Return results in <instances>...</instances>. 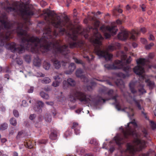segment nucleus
Returning a JSON list of instances; mask_svg holds the SVG:
<instances>
[{
  "label": "nucleus",
  "mask_w": 156,
  "mask_h": 156,
  "mask_svg": "<svg viewBox=\"0 0 156 156\" xmlns=\"http://www.w3.org/2000/svg\"><path fill=\"white\" fill-rule=\"evenodd\" d=\"M68 83L71 86H74L76 84L75 81L72 79L69 78L67 80Z\"/></svg>",
  "instance_id": "a878e982"
},
{
  "label": "nucleus",
  "mask_w": 156,
  "mask_h": 156,
  "mask_svg": "<svg viewBox=\"0 0 156 156\" xmlns=\"http://www.w3.org/2000/svg\"><path fill=\"white\" fill-rule=\"evenodd\" d=\"M36 75L38 77H44L45 75L41 72H37L36 74Z\"/></svg>",
  "instance_id": "c03bdc74"
},
{
  "label": "nucleus",
  "mask_w": 156,
  "mask_h": 156,
  "mask_svg": "<svg viewBox=\"0 0 156 156\" xmlns=\"http://www.w3.org/2000/svg\"><path fill=\"white\" fill-rule=\"evenodd\" d=\"M40 95L44 99H48L49 98V96L48 94L44 92H41Z\"/></svg>",
  "instance_id": "5701e85b"
},
{
  "label": "nucleus",
  "mask_w": 156,
  "mask_h": 156,
  "mask_svg": "<svg viewBox=\"0 0 156 156\" xmlns=\"http://www.w3.org/2000/svg\"><path fill=\"white\" fill-rule=\"evenodd\" d=\"M73 59L75 62L78 64H81L84 68L85 67V63L82 60L75 58H73Z\"/></svg>",
  "instance_id": "412c9836"
},
{
  "label": "nucleus",
  "mask_w": 156,
  "mask_h": 156,
  "mask_svg": "<svg viewBox=\"0 0 156 156\" xmlns=\"http://www.w3.org/2000/svg\"><path fill=\"white\" fill-rule=\"evenodd\" d=\"M65 21L67 24V27L68 30L70 31V32H72L73 34L74 32L73 26L70 22H69V19L67 17L66 18Z\"/></svg>",
  "instance_id": "ddd939ff"
},
{
  "label": "nucleus",
  "mask_w": 156,
  "mask_h": 156,
  "mask_svg": "<svg viewBox=\"0 0 156 156\" xmlns=\"http://www.w3.org/2000/svg\"><path fill=\"white\" fill-rule=\"evenodd\" d=\"M140 31L139 30H133L131 34V36L130 37V39H132L133 40H135L136 39V37L134 35V34H136L137 35H138L140 34Z\"/></svg>",
  "instance_id": "6ab92c4d"
},
{
  "label": "nucleus",
  "mask_w": 156,
  "mask_h": 156,
  "mask_svg": "<svg viewBox=\"0 0 156 156\" xmlns=\"http://www.w3.org/2000/svg\"><path fill=\"white\" fill-rule=\"evenodd\" d=\"M142 132L143 133V135L144 137H147L148 136V133L147 130L145 129H143L142 130Z\"/></svg>",
  "instance_id": "e433bc0d"
},
{
  "label": "nucleus",
  "mask_w": 156,
  "mask_h": 156,
  "mask_svg": "<svg viewBox=\"0 0 156 156\" xmlns=\"http://www.w3.org/2000/svg\"><path fill=\"white\" fill-rule=\"evenodd\" d=\"M96 83L95 82L91 81L90 82V84L92 87L96 85Z\"/></svg>",
  "instance_id": "e2e57ef3"
},
{
  "label": "nucleus",
  "mask_w": 156,
  "mask_h": 156,
  "mask_svg": "<svg viewBox=\"0 0 156 156\" xmlns=\"http://www.w3.org/2000/svg\"><path fill=\"white\" fill-rule=\"evenodd\" d=\"M76 151L81 155H82L85 152V150L81 147L78 148L76 149Z\"/></svg>",
  "instance_id": "7c9ffc66"
},
{
  "label": "nucleus",
  "mask_w": 156,
  "mask_h": 156,
  "mask_svg": "<svg viewBox=\"0 0 156 156\" xmlns=\"http://www.w3.org/2000/svg\"><path fill=\"white\" fill-rule=\"evenodd\" d=\"M84 44L83 42L81 41L77 42L73 41L69 43V47L71 48H73L75 47H78L84 50Z\"/></svg>",
  "instance_id": "6e6552de"
},
{
  "label": "nucleus",
  "mask_w": 156,
  "mask_h": 156,
  "mask_svg": "<svg viewBox=\"0 0 156 156\" xmlns=\"http://www.w3.org/2000/svg\"><path fill=\"white\" fill-rule=\"evenodd\" d=\"M44 105V103L41 101H39L37 103V105L39 107L41 108Z\"/></svg>",
  "instance_id": "4c0bfd02"
},
{
  "label": "nucleus",
  "mask_w": 156,
  "mask_h": 156,
  "mask_svg": "<svg viewBox=\"0 0 156 156\" xmlns=\"http://www.w3.org/2000/svg\"><path fill=\"white\" fill-rule=\"evenodd\" d=\"M26 61L27 62H30L31 61V58L29 54L26 55L24 57Z\"/></svg>",
  "instance_id": "bb28decb"
},
{
  "label": "nucleus",
  "mask_w": 156,
  "mask_h": 156,
  "mask_svg": "<svg viewBox=\"0 0 156 156\" xmlns=\"http://www.w3.org/2000/svg\"><path fill=\"white\" fill-rule=\"evenodd\" d=\"M141 42L144 44H146L147 43V40L144 38L141 39Z\"/></svg>",
  "instance_id": "5fc2aeb1"
},
{
  "label": "nucleus",
  "mask_w": 156,
  "mask_h": 156,
  "mask_svg": "<svg viewBox=\"0 0 156 156\" xmlns=\"http://www.w3.org/2000/svg\"><path fill=\"white\" fill-rule=\"evenodd\" d=\"M81 79L84 82L87 83L88 82V79L84 75L82 76Z\"/></svg>",
  "instance_id": "58836bf2"
},
{
  "label": "nucleus",
  "mask_w": 156,
  "mask_h": 156,
  "mask_svg": "<svg viewBox=\"0 0 156 156\" xmlns=\"http://www.w3.org/2000/svg\"><path fill=\"white\" fill-rule=\"evenodd\" d=\"M8 127V125L6 123H4L0 126V129L4 130Z\"/></svg>",
  "instance_id": "f704fd0d"
},
{
  "label": "nucleus",
  "mask_w": 156,
  "mask_h": 156,
  "mask_svg": "<svg viewBox=\"0 0 156 156\" xmlns=\"http://www.w3.org/2000/svg\"><path fill=\"white\" fill-rule=\"evenodd\" d=\"M142 156H156V154L154 151L150 150L147 154H142Z\"/></svg>",
  "instance_id": "a211bd4d"
},
{
  "label": "nucleus",
  "mask_w": 156,
  "mask_h": 156,
  "mask_svg": "<svg viewBox=\"0 0 156 156\" xmlns=\"http://www.w3.org/2000/svg\"><path fill=\"white\" fill-rule=\"evenodd\" d=\"M36 115L35 114H31L30 115L29 119L31 120H33L36 117Z\"/></svg>",
  "instance_id": "de8ad7c7"
},
{
  "label": "nucleus",
  "mask_w": 156,
  "mask_h": 156,
  "mask_svg": "<svg viewBox=\"0 0 156 156\" xmlns=\"http://www.w3.org/2000/svg\"><path fill=\"white\" fill-rule=\"evenodd\" d=\"M154 54L153 53H150L148 55V57L150 58H152L154 57Z\"/></svg>",
  "instance_id": "bf43d9fd"
},
{
  "label": "nucleus",
  "mask_w": 156,
  "mask_h": 156,
  "mask_svg": "<svg viewBox=\"0 0 156 156\" xmlns=\"http://www.w3.org/2000/svg\"><path fill=\"white\" fill-rule=\"evenodd\" d=\"M149 39L151 41H153L154 39V37L153 35L152 34H150V37H149Z\"/></svg>",
  "instance_id": "603ef678"
},
{
  "label": "nucleus",
  "mask_w": 156,
  "mask_h": 156,
  "mask_svg": "<svg viewBox=\"0 0 156 156\" xmlns=\"http://www.w3.org/2000/svg\"><path fill=\"white\" fill-rule=\"evenodd\" d=\"M75 133L76 135L79 134L80 133L79 129L78 128H76L74 129Z\"/></svg>",
  "instance_id": "09e8293b"
},
{
  "label": "nucleus",
  "mask_w": 156,
  "mask_h": 156,
  "mask_svg": "<svg viewBox=\"0 0 156 156\" xmlns=\"http://www.w3.org/2000/svg\"><path fill=\"white\" fill-rule=\"evenodd\" d=\"M140 31L143 33H144L145 32L146 30L145 28L143 27L140 29Z\"/></svg>",
  "instance_id": "052dcab7"
},
{
  "label": "nucleus",
  "mask_w": 156,
  "mask_h": 156,
  "mask_svg": "<svg viewBox=\"0 0 156 156\" xmlns=\"http://www.w3.org/2000/svg\"><path fill=\"white\" fill-rule=\"evenodd\" d=\"M154 45V44L153 43H151L149 44H147L145 46V48L146 49L148 50L150 49L151 47Z\"/></svg>",
  "instance_id": "a19ab883"
},
{
  "label": "nucleus",
  "mask_w": 156,
  "mask_h": 156,
  "mask_svg": "<svg viewBox=\"0 0 156 156\" xmlns=\"http://www.w3.org/2000/svg\"><path fill=\"white\" fill-rule=\"evenodd\" d=\"M34 109L35 111L38 112L39 113H41L42 111V109L37 105L34 107Z\"/></svg>",
  "instance_id": "72a5a7b5"
},
{
  "label": "nucleus",
  "mask_w": 156,
  "mask_h": 156,
  "mask_svg": "<svg viewBox=\"0 0 156 156\" xmlns=\"http://www.w3.org/2000/svg\"><path fill=\"white\" fill-rule=\"evenodd\" d=\"M76 69V66L74 63H71L69 67L68 70L65 71V73L67 74H71Z\"/></svg>",
  "instance_id": "f8f14e48"
},
{
  "label": "nucleus",
  "mask_w": 156,
  "mask_h": 156,
  "mask_svg": "<svg viewBox=\"0 0 156 156\" xmlns=\"http://www.w3.org/2000/svg\"><path fill=\"white\" fill-rule=\"evenodd\" d=\"M50 79L48 77H46L44 78L41 81V83L44 84L48 83L51 82Z\"/></svg>",
  "instance_id": "c85d7f7f"
},
{
  "label": "nucleus",
  "mask_w": 156,
  "mask_h": 156,
  "mask_svg": "<svg viewBox=\"0 0 156 156\" xmlns=\"http://www.w3.org/2000/svg\"><path fill=\"white\" fill-rule=\"evenodd\" d=\"M117 76L120 77L124 78L126 77V76L125 74L122 73H119L117 74Z\"/></svg>",
  "instance_id": "ea45409f"
},
{
  "label": "nucleus",
  "mask_w": 156,
  "mask_h": 156,
  "mask_svg": "<svg viewBox=\"0 0 156 156\" xmlns=\"http://www.w3.org/2000/svg\"><path fill=\"white\" fill-rule=\"evenodd\" d=\"M74 95L77 99L83 103L89 104L94 106L99 105L105 101V99L99 96H92L79 91H76L74 93Z\"/></svg>",
  "instance_id": "20e7f679"
},
{
  "label": "nucleus",
  "mask_w": 156,
  "mask_h": 156,
  "mask_svg": "<svg viewBox=\"0 0 156 156\" xmlns=\"http://www.w3.org/2000/svg\"><path fill=\"white\" fill-rule=\"evenodd\" d=\"M57 132L56 130H54L51 132L50 135V138L52 140L56 139L57 136Z\"/></svg>",
  "instance_id": "f3484780"
},
{
  "label": "nucleus",
  "mask_w": 156,
  "mask_h": 156,
  "mask_svg": "<svg viewBox=\"0 0 156 156\" xmlns=\"http://www.w3.org/2000/svg\"><path fill=\"white\" fill-rule=\"evenodd\" d=\"M40 4L42 7H44L47 5V3L44 1H41Z\"/></svg>",
  "instance_id": "49530a36"
},
{
  "label": "nucleus",
  "mask_w": 156,
  "mask_h": 156,
  "mask_svg": "<svg viewBox=\"0 0 156 156\" xmlns=\"http://www.w3.org/2000/svg\"><path fill=\"white\" fill-rule=\"evenodd\" d=\"M118 95H116L110 99L114 100L115 102L113 104H115L116 108L118 111L121 110L126 112L128 117L131 120L128 123L125 130L122 129V131L124 138H128L130 136H132L136 138L133 143L127 144V148L126 150V152L133 154L136 151H141L144 147L145 142L144 140H140L138 138L140 135L136 131V128H137L138 126L135 119L133 118V116L134 114L133 109L130 107H124L121 109L116 99Z\"/></svg>",
  "instance_id": "f257e3e1"
},
{
  "label": "nucleus",
  "mask_w": 156,
  "mask_h": 156,
  "mask_svg": "<svg viewBox=\"0 0 156 156\" xmlns=\"http://www.w3.org/2000/svg\"><path fill=\"white\" fill-rule=\"evenodd\" d=\"M68 34H69L70 37H71V38H72L73 41H74L76 39L77 36L76 35H74L73 36V37L71 36L70 34H69V33Z\"/></svg>",
  "instance_id": "4d7b16f0"
},
{
  "label": "nucleus",
  "mask_w": 156,
  "mask_h": 156,
  "mask_svg": "<svg viewBox=\"0 0 156 156\" xmlns=\"http://www.w3.org/2000/svg\"><path fill=\"white\" fill-rule=\"evenodd\" d=\"M69 100L72 102H74L76 101V98L74 94H70L69 97Z\"/></svg>",
  "instance_id": "b1692460"
},
{
  "label": "nucleus",
  "mask_w": 156,
  "mask_h": 156,
  "mask_svg": "<svg viewBox=\"0 0 156 156\" xmlns=\"http://www.w3.org/2000/svg\"><path fill=\"white\" fill-rule=\"evenodd\" d=\"M13 114L14 116L16 117H18L19 116V113L17 110H14L13 111Z\"/></svg>",
  "instance_id": "79ce46f5"
},
{
  "label": "nucleus",
  "mask_w": 156,
  "mask_h": 156,
  "mask_svg": "<svg viewBox=\"0 0 156 156\" xmlns=\"http://www.w3.org/2000/svg\"><path fill=\"white\" fill-rule=\"evenodd\" d=\"M23 131H20L18 132V135L16 136V138L17 139H18L22 137V136L23 134Z\"/></svg>",
  "instance_id": "a18cd8bd"
},
{
  "label": "nucleus",
  "mask_w": 156,
  "mask_h": 156,
  "mask_svg": "<svg viewBox=\"0 0 156 156\" xmlns=\"http://www.w3.org/2000/svg\"><path fill=\"white\" fill-rule=\"evenodd\" d=\"M83 57L85 58H87V61L90 62V60L87 56H84Z\"/></svg>",
  "instance_id": "338daca9"
},
{
  "label": "nucleus",
  "mask_w": 156,
  "mask_h": 156,
  "mask_svg": "<svg viewBox=\"0 0 156 156\" xmlns=\"http://www.w3.org/2000/svg\"><path fill=\"white\" fill-rule=\"evenodd\" d=\"M5 72L7 73H9L10 72V71L8 67H7L6 68Z\"/></svg>",
  "instance_id": "774afa93"
},
{
  "label": "nucleus",
  "mask_w": 156,
  "mask_h": 156,
  "mask_svg": "<svg viewBox=\"0 0 156 156\" xmlns=\"http://www.w3.org/2000/svg\"><path fill=\"white\" fill-rule=\"evenodd\" d=\"M51 61L54 68L56 69H58L61 67V64L62 66H65L67 64V62L63 61L60 62L56 58L51 59Z\"/></svg>",
  "instance_id": "0eeeda50"
},
{
  "label": "nucleus",
  "mask_w": 156,
  "mask_h": 156,
  "mask_svg": "<svg viewBox=\"0 0 156 156\" xmlns=\"http://www.w3.org/2000/svg\"><path fill=\"white\" fill-rule=\"evenodd\" d=\"M129 35V32L127 30L123 29L118 34V37L120 40L125 41L127 39Z\"/></svg>",
  "instance_id": "1a4fd4ad"
},
{
  "label": "nucleus",
  "mask_w": 156,
  "mask_h": 156,
  "mask_svg": "<svg viewBox=\"0 0 156 156\" xmlns=\"http://www.w3.org/2000/svg\"><path fill=\"white\" fill-rule=\"evenodd\" d=\"M136 62L138 66L133 68V71L136 75H138L139 81L138 86V92L139 94L141 95L146 92L144 88V84L143 82L144 81L147 83V86L151 89L154 87V84L153 81L147 79L146 76L143 74L144 72V69L146 66L145 59L140 58L137 59Z\"/></svg>",
  "instance_id": "7ed1b4c3"
},
{
  "label": "nucleus",
  "mask_w": 156,
  "mask_h": 156,
  "mask_svg": "<svg viewBox=\"0 0 156 156\" xmlns=\"http://www.w3.org/2000/svg\"><path fill=\"white\" fill-rule=\"evenodd\" d=\"M76 74L77 77L82 78V76H83V71L81 69H79L76 70Z\"/></svg>",
  "instance_id": "aec40b11"
},
{
  "label": "nucleus",
  "mask_w": 156,
  "mask_h": 156,
  "mask_svg": "<svg viewBox=\"0 0 156 156\" xmlns=\"http://www.w3.org/2000/svg\"><path fill=\"white\" fill-rule=\"evenodd\" d=\"M150 125L152 128L154 129L156 128V124L153 121L150 122Z\"/></svg>",
  "instance_id": "37998d69"
},
{
  "label": "nucleus",
  "mask_w": 156,
  "mask_h": 156,
  "mask_svg": "<svg viewBox=\"0 0 156 156\" xmlns=\"http://www.w3.org/2000/svg\"><path fill=\"white\" fill-rule=\"evenodd\" d=\"M25 146L26 147L29 149H31L33 148V146L32 144V143L30 141L27 140L25 142Z\"/></svg>",
  "instance_id": "4be33fe9"
},
{
  "label": "nucleus",
  "mask_w": 156,
  "mask_h": 156,
  "mask_svg": "<svg viewBox=\"0 0 156 156\" xmlns=\"http://www.w3.org/2000/svg\"><path fill=\"white\" fill-rule=\"evenodd\" d=\"M90 20L94 21L95 27L93 28L90 27L89 28L92 30L94 32V36L90 39V41L95 46L94 52L95 54L100 57H104L106 60H110L112 57V55L109 53L108 51H112L115 48L112 44L109 45L105 51L102 50L101 47V41L103 39L101 35L98 33L97 27L99 25V22L95 20L92 17H90Z\"/></svg>",
  "instance_id": "f03ea898"
},
{
  "label": "nucleus",
  "mask_w": 156,
  "mask_h": 156,
  "mask_svg": "<svg viewBox=\"0 0 156 156\" xmlns=\"http://www.w3.org/2000/svg\"><path fill=\"white\" fill-rule=\"evenodd\" d=\"M10 123L14 126H15L17 124V122L16 119L15 118H12L10 120Z\"/></svg>",
  "instance_id": "2f4dec72"
},
{
  "label": "nucleus",
  "mask_w": 156,
  "mask_h": 156,
  "mask_svg": "<svg viewBox=\"0 0 156 156\" xmlns=\"http://www.w3.org/2000/svg\"><path fill=\"white\" fill-rule=\"evenodd\" d=\"M44 119L46 122H50L51 121V116L47 114H45L44 117Z\"/></svg>",
  "instance_id": "cd10ccee"
},
{
  "label": "nucleus",
  "mask_w": 156,
  "mask_h": 156,
  "mask_svg": "<svg viewBox=\"0 0 156 156\" xmlns=\"http://www.w3.org/2000/svg\"><path fill=\"white\" fill-rule=\"evenodd\" d=\"M100 30L104 32V35L106 38H108L111 35H115L117 30L115 26H107L106 28L104 26L100 28Z\"/></svg>",
  "instance_id": "423d86ee"
},
{
  "label": "nucleus",
  "mask_w": 156,
  "mask_h": 156,
  "mask_svg": "<svg viewBox=\"0 0 156 156\" xmlns=\"http://www.w3.org/2000/svg\"><path fill=\"white\" fill-rule=\"evenodd\" d=\"M113 92V91L112 90H109L108 91V95H111L112 94Z\"/></svg>",
  "instance_id": "13d9d810"
},
{
  "label": "nucleus",
  "mask_w": 156,
  "mask_h": 156,
  "mask_svg": "<svg viewBox=\"0 0 156 156\" xmlns=\"http://www.w3.org/2000/svg\"><path fill=\"white\" fill-rule=\"evenodd\" d=\"M114 148L113 147H112L110 148L109 151L111 153H112L114 150Z\"/></svg>",
  "instance_id": "69168bd1"
},
{
  "label": "nucleus",
  "mask_w": 156,
  "mask_h": 156,
  "mask_svg": "<svg viewBox=\"0 0 156 156\" xmlns=\"http://www.w3.org/2000/svg\"><path fill=\"white\" fill-rule=\"evenodd\" d=\"M46 103L48 105H52L54 104L52 102H46Z\"/></svg>",
  "instance_id": "680f3d73"
},
{
  "label": "nucleus",
  "mask_w": 156,
  "mask_h": 156,
  "mask_svg": "<svg viewBox=\"0 0 156 156\" xmlns=\"http://www.w3.org/2000/svg\"><path fill=\"white\" fill-rule=\"evenodd\" d=\"M34 89V88L33 87H30V89H29L28 90V91H27L28 93H32Z\"/></svg>",
  "instance_id": "8fccbe9b"
},
{
  "label": "nucleus",
  "mask_w": 156,
  "mask_h": 156,
  "mask_svg": "<svg viewBox=\"0 0 156 156\" xmlns=\"http://www.w3.org/2000/svg\"><path fill=\"white\" fill-rule=\"evenodd\" d=\"M61 76V74H59V75H56L53 77L55 81L53 82L52 84V86L57 87L59 85L60 83L62 81Z\"/></svg>",
  "instance_id": "9b49d317"
},
{
  "label": "nucleus",
  "mask_w": 156,
  "mask_h": 156,
  "mask_svg": "<svg viewBox=\"0 0 156 156\" xmlns=\"http://www.w3.org/2000/svg\"><path fill=\"white\" fill-rule=\"evenodd\" d=\"M149 68H151L152 67L156 69V64L154 65L153 66H148Z\"/></svg>",
  "instance_id": "0e129e2a"
},
{
  "label": "nucleus",
  "mask_w": 156,
  "mask_h": 156,
  "mask_svg": "<svg viewBox=\"0 0 156 156\" xmlns=\"http://www.w3.org/2000/svg\"><path fill=\"white\" fill-rule=\"evenodd\" d=\"M22 105L24 107H26L27 106L28 104L27 103V102L26 101L23 100L22 101Z\"/></svg>",
  "instance_id": "3c124183"
},
{
  "label": "nucleus",
  "mask_w": 156,
  "mask_h": 156,
  "mask_svg": "<svg viewBox=\"0 0 156 156\" xmlns=\"http://www.w3.org/2000/svg\"><path fill=\"white\" fill-rule=\"evenodd\" d=\"M16 62L18 65H21L23 63L22 60L19 58H16Z\"/></svg>",
  "instance_id": "c9c22d12"
},
{
  "label": "nucleus",
  "mask_w": 156,
  "mask_h": 156,
  "mask_svg": "<svg viewBox=\"0 0 156 156\" xmlns=\"http://www.w3.org/2000/svg\"><path fill=\"white\" fill-rule=\"evenodd\" d=\"M114 139L116 143L118 145H120L123 143V138L121 136H116L114 137Z\"/></svg>",
  "instance_id": "4468645a"
},
{
  "label": "nucleus",
  "mask_w": 156,
  "mask_h": 156,
  "mask_svg": "<svg viewBox=\"0 0 156 156\" xmlns=\"http://www.w3.org/2000/svg\"><path fill=\"white\" fill-rule=\"evenodd\" d=\"M115 83L117 86L118 87L121 88L124 87V83L122 79H118L115 81Z\"/></svg>",
  "instance_id": "2eb2a0df"
},
{
  "label": "nucleus",
  "mask_w": 156,
  "mask_h": 156,
  "mask_svg": "<svg viewBox=\"0 0 156 156\" xmlns=\"http://www.w3.org/2000/svg\"><path fill=\"white\" fill-rule=\"evenodd\" d=\"M133 100L134 101L136 106L137 108L139 110H141L142 114L144 115H145L146 113L144 112V109L142 107V101L141 100H136L135 98H133Z\"/></svg>",
  "instance_id": "9d476101"
},
{
  "label": "nucleus",
  "mask_w": 156,
  "mask_h": 156,
  "mask_svg": "<svg viewBox=\"0 0 156 156\" xmlns=\"http://www.w3.org/2000/svg\"><path fill=\"white\" fill-rule=\"evenodd\" d=\"M43 66L45 69L48 70L50 67V64L47 61H44L43 63Z\"/></svg>",
  "instance_id": "393cba45"
},
{
  "label": "nucleus",
  "mask_w": 156,
  "mask_h": 156,
  "mask_svg": "<svg viewBox=\"0 0 156 156\" xmlns=\"http://www.w3.org/2000/svg\"><path fill=\"white\" fill-rule=\"evenodd\" d=\"M34 64L35 66L37 67H39L41 66V60L37 56L35 58L34 61Z\"/></svg>",
  "instance_id": "dca6fc26"
},
{
  "label": "nucleus",
  "mask_w": 156,
  "mask_h": 156,
  "mask_svg": "<svg viewBox=\"0 0 156 156\" xmlns=\"http://www.w3.org/2000/svg\"><path fill=\"white\" fill-rule=\"evenodd\" d=\"M127 56L123 53L121 56L122 61L117 60L115 61V64H106L105 67L108 69H123V70L126 73L130 71L131 69L129 66H125L123 63L125 62L126 63H129L131 61V57L129 56V58L126 61Z\"/></svg>",
  "instance_id": "39448f33"
},
{
  "label": "nucleus",
  "mask_w": 156,
  "mask_h": 156,
  "mask_svg": "<svg viewBox=\"0 0 156 156\" xmlns=\"http://www.w3.org/2000/svg\"><path fill=\"white\" fill-rule=\"evenodd\" d=\"M129 86L131 92L133 94H135L136 92V91L133 87V84L130 83L129 84Z\"/></svg>",
  "instance_id": "c756f323"
},
{
  "label": "nucleus",
  "mask_w": 156,
  "mask_h": 156,
  "mask_svg": "<svg viewBox=\"0 0 156 156\" xmlns=\"http://www.w3.org/2000/svg\"><path fill=\"white\" fill-rule=\"evenodd\" d=\"M93 87L91 85L87 86V89L89 91H91L93 90Z\"/></svg>",
  "instance_id": "864d4df0"
},
{
  "label": "nucleus",
  "mask_w": 156,
  "mask_h": 156,
  "mask_svg": "<svg viewBox=\"0 0 156 156\" xmlns=\"http://www.w3.org/2000/svg\"><path fill=\"white\" fill-rule=\"evenodd\" d=\"M78 126V124L76 123H73V126H72V128L75 129Z\"/></svg>",
  "instance_id": "6e6d98bb"
},
{
  "label": "nucleus",
  "mask_w": 156,
  "mask_h": 156,
  "mask_svg": "<svg viewBox=\"0 0 156 156\" xmlns=\"http://www.w3.org/2000/svg\"><path fill=\"white\" fill-rule=\"evenodd\" d=\"M98 81H101V82H105V83L111 86H112V84L108 80H98L97 79H96Z\"/></svg>",
  "instance_id": "473e14b6"
}]
</instances>
